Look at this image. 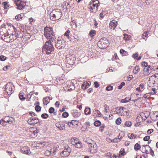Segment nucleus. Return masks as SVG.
Returning <instances> with one entry per match:
<instances>
[{
    "mask_svg": "<svg viewBox=\"0 0 158 158\" xmlns=\"http://www.w3.org/2000/svg\"><path fill=\"white\" fill-rule=\"evenodd\" d=\"M50 153V151L47 150L45 151V154L47 156H51V153Z\"/></svg>",
    "mask_w": 158,
    "mask_h": 158,
    "instance_id": "obj_54",
    "label": "nucleus"
},
{
    "mask_svg": "<svg viewBox=\"0 0 158 158\" xmlns=\"http://www.w3.org/2000/svg\"><path fill=\"white\" fill-rule=\"evenodd\" d=\"M125 85V83L124 82H122L120 85L118 86V89H121Z\"/></svg>",
    "mask_w": 158,
    "mask_h": 158,
    "instance_id": "obj_52",
    "label": "nucleus"
},
{
    "mask_svg": "<svg viewBox=\"0 0 158 158\" xmlns=\"http://www.w3.org/2000/svg\"><path fill=\"white\" fill-rule=\"evenodd\" d=\"M67 87L70 88L71 90H73L75 89V86L73 83L71 81H69L66 82Z\"/></svg>",
    "mask_w": 158,
    "mask_h": 158,
    "instance_id": "obj_19",
    "label": "nucleus"
},
{
    "mask_svg": "<svg viewBox=\"0 0 158 158\" xmlns=\"http://www.w3.org/2000/svg\"><path fill=\"white\" fill-rule=\"evenodd\" d=\"M139 70V67L138 65H136L134 67L133 73L134 74H137Z\"/></svg>",
    "mask_w": 158,
    "mask_h": 158,
    "instance_id": "obj_30",
    "label": "nucleus"
},
{
    "mask_svg": "<svg viewBox=\"0 0 158 158\" xmlns=\"http://www.w3.org/2000/svg\"><path fill=\"white\" fill-rule=\"evenodd\" d=\"M69 38V39L70 41L75 42H77L79 39V37L77 36H76L75 37H70Z\"/></svg>",
    "mask_w": 158,
    "mask_h": 158,
    "instance_id": "obj_23",
    "label": "nucleus"
},
{
    "mask_svg": "<svg viewBox=\"0 0 158 158\" xmlns=\"http://www.w3.org/2000/svg\"><path fill=\"white\" fill-rule=\"evenodd\" d=\"M94 86L95 88H98L99 86V84L98 81L94 82Z\"/></svg>",
    "mask_w": 158,
    "mask_h": 158,
    "instance_id": "obj_64",
    "label": "nucleus"
},
{
    "mask_svg": "<svg viewBox=\"0 0 158 158\" xmlns=\"http://www.w3.org/2000/svg\"><path fill=\"white\" fill-rule=\"evenodd\" d=\"M101 122L99 120L95 121L94 123V125L96 127L99 126L101 125Z\"/></svg>",
    "mask_w": 158,
    "mask_h": 158,
    "instance_id": "obj_39",
    "label": "nucleus"
},
{
    "mask_svg": "<svg viewBox=\"0 0 158 158\" xmlns=\"http://www.w3.org/2000/svg\"><path fill=\"white\" fill-rule=\"evenodd\" d=\"M108 43V41L107 39L106 38H103L98 42L97 45L100 48L104 49L107 47Z\"/></svg>",
    "mask_w": 158,
    "mask_h": 158,
    "instance_id": "obj_6",
    "label": "nucleus"
},
{
    "mask_svg": "<svg viewBox=\"0 0 158 158\" xmlns=\"http://www.w3.org/2000/svg\"><path fill=\"white\" fill-rule=\"evenodd\" d=\"M56 149L54 148L51 149L50 150L51 156H53L56 154Z\"/></svg>",
    "mask_w": 158,
    "mask_h": 158,
    "instance_id": "obj_35",
    "label": "nucleus"
},
{
    "mask_svg": "<svg viewBox=\"0 0 158 158\" xmlns=\"http://www.w3.org/2000/svg\"><path fill=\"white\" fill-rule=\"evenodd\" d=\"M19 97L20 99L22 100H24L25 99V98L23 96V94L21 92L19 93Z\"/></svg>",
    "mask_w": 158,
    "mask_h": 158,
    "instance_id": "obj_43",
    "label": "nucleus"
},
{
    "mask_svg": "<svg viewBox=\"0 0 158 158\" xmlns=\"http://www.w3.org/2000/svg\"><path fill=\"white\" fill-rule=\"evenodd\" d=\"M138 52L135 53V54H133L132 55V57L134 59H135L138 57Z\"/></svg>",
    "mask_w": 158,
    "mask_h": 158,
    "instance_id": "obj_63",
    "label": "nucleus"
},
{
    "mask_svg": "<svg viewBox=\"0 0 158 158\" xmlns=\"http://www.w3.org/2000/svg\"><path fill=\"white\" fill-rule=\"evenodd\" d=\"M120 53L122 54L123 56H126L128 55V52L125 51L123 49H121L120 50Z\"/></svg>",
    "mask_w": 158,
    "mask_h": 158,
    "instance_id": "obj_33",
    "label": "nucleus"
},
{
    "mask_svg": "<svg viewBox=\"0 0 158 158\" xmlns=\"http://www.w3.org/2000/svg\"><path fill=\"white\" fill-rule=\"evenodd\" d=\"M62 115L63 117L66 118L69 116V114L67 112H65L62 114Z\"/></svg>",
    "mask_w": 158,
    "mask_h": 158,
    "instance_id": "obj_55",
    "label": "nucleus"
},
{
    "mask_svg": "<svg viewBox=\"0 0 158 158\" xmlns=\"http://www.w3.org/2000/svg\"><path fill=\"white\" fill-rule=\"evenodd\" d=\"M117 24V22L114 20H113L110 22L109 25V28L111 29L114 30Z\"/></svg>",
    "mask_w": 158,
    "mask_h": 158,
    "instance_id": "obj_15",
    "label": "nucleus"
},
{
    "mask_svg": "<svg viewBox=\"0 0 158 158\" xmlns=\"http://www.w3.org/2000/svg\"><path fill=\"white\" fill-rule=\"evenodd\" d=\"M22 18L21 15L20 14H19L18 15H17L15 17V19L17 20H19L21 19Z\"/></svg>",
    "mask_w": 158,
    "mask_h": 158,
    "instance_id": "obj_57",
    "label": "nucleus"
},
{
    "mask_svg": "<svg viewBox=\"0 0 158 158\" xmlns=\"http://www.w3.org/2000/svg\"><path fill=\"white\" fill-rule=\"evenodd\" d=\"M113 89V86L111 85H108L106 87V90L108 91L112 90Z\"/></svg>",
    "mask_w": 158,
    "mask_h": 158,
    "instance_id": "obj_53",
    "label": "nucleus"
},
{
    "mask_svg": "<svg viewBox=\"0 0 158 158\" xmlns=\"http://www.w3.org/2000/svg\"><path fill=\"white\" fill-rule=\"evenodd\" d=\"M22 152L26 154L29 155L30 154V150H28L26 147H24L21 149Z\"/></svg>",
    "mask_w": 158,
    "mask_h": 158,
    "instance_id": "obj_22",
    "label": "nucleus"
},
{
    "mask_svg": "<svg viewBox=\"0 0 158 158\" xmlns=\"http://www.w3.org/2000/svg\"><path fill=\"white\" fill-rule=\"evenodd\" d=\"M35 110L37 112H40L41 109V107L38 105H36L35 107Z\"/></svg>",
    "mask_w": 158,
    "mask_h": 158,
    "instance_id": "obj_46",
    "label": "nucleus"
},
{
    "mask_svg": "<svg viewBox=\"0 0 158 158\" xmlns=\"http://www.w3.org/2000/svg\"><path fill=\"white\" fill-rule=\"evenodd\" d=\"M96 34V31L95 30H92L90 31L89 35L91 37L94 36Z\"/></svg>",
    "mask_w": 158,
    "mask_h": 158,
    "instance_id": "obj_40",
    "label": "nucleus"
},
{
    "mask_svg": "<svg viewBox=\"0 0 158 158\" xmlns=\"http://www.w3.org/2000/svg\"><path fill=\"white\" fill-rule=\"evenodd\" d=\"M18 35V37L23 38V40H27L31 37V33L25 32L24 31H20V32Z\"/></svg>",
    "mask_w": 158,
    "mask_h": 158,
    "instance_id": "obj_9",
    "label": "nucleus"
},
{
    "mask_svg": "<svg viewBox=\"0 0 158 158\" xmlns=\"http://www.w3.org/2000/svg\"><path fill=\"white\" fill-rule=\"evenodd\" d=\"M148 85L150 87H153L158 84V73H156L150 78Z\"/></svg>",
    "mask_w": 158,
    "mask_h": 158,
    "instance_id": "obj_4",
    "label": "nucleus"
},
{
    "mask_svg": "<svg viewBox=\"0 0 158 158\" xmlns=\"http://www.w3.org/2000/svg\"><path fill=\"white\" fill-rule=\"evenodd\" d=\"M120 153L121 155L124 156L125 155V151L123 148H121L120 151Z\"/></svg>",
    "mask_w": 158,
    "mask_h": 158,
    "instance_id": "obj_51",
    "label": "nucleus"
},
{
    "mask_svg": "<svg viewBox=\"0 0 158 158\" xmlns=\"http://www.w3.org/2000/svg\"><path fill=\"white\" fill-rule=\"evenodd\" d=\"M128 137L130 139H135L136 136V135H134L133 133H129L128 135Z\"/></svg>",
    "mask_w": 158,
    "mask_h": 158,
    "instance_id": "obj_37",
    "label": "nucleus"
},
{
    "mask_svg": "<svg viewBox=\"0 0 158 158\" xmlns=\"http://www.w3.org/2000/svg\"><path fill=\"white\" fill-rule=\"evenodd\" d=\"M55 46L56 48L59 49H61L62 46V42L61 40L58 39L55 43Z\"/></svg>",
    "mask_w": 158,
    "mask_h": 158,
    "instance_id": "obj_17",
    "label": "nucleus"
},
{
    "mask_svg": "<svg viewBox=\"0 0 158 158\" xmlns=\"http://www.w3.org/2000/svg\"><path fill=\"white\" fill-rule=\"evenodd\" d=\"M78 122L77 120H73L71 122H68V125L70 127H73V126L77 125Z\"/></svg>",
    "mask_w": 158,
    "mask_h": 158,
    "instance_id": "obj_20",
    "label": "nucleus"
},
{
    "mask_svg": "<svg viewBox=\"0 0 158 158\" xmlns=\"http://www.w3.org/2000/svg\"><path fill=\"white\" fill-rule=\"evenodd\" d=\"M62 16V12L59 9L53 10L50 14V18L52 21L59 20L61 18Z\"/></svg>",
    "mask_w": 158,
    "mask_h": 158,
    "instance_id": "obj_2",
    "label": "nucleus"
},
{
    "mask_svg": "<svg viewBox=\"0 0 158 158\" xmlns=\"http://www.w3.org/2000/svg\"><path fill=\"white\" fill-rule=\"evenodd\" d=\"M131 98H129V97H126L124 99H123L121 100V102L122 103H126L129 102L130 100H131Z\"/></svg>",
    "mask_w": 158,
    "mask_h": 158,
    "instance_id": "obj_34",
    "label": "nucleus"
},
{
    "mask_svg": "<svg viewBox=\"0 0 158 158\" xmlns=\"http://www.w3.org/2000/svg\"><path fill=\"white\" fill-rule=\"evenodd\" d=\"M6 57L3 55L0 56V60L1 61H4L6 59Z\"/></svg>",
    "mask_w": 158,
    "mask_h": 158,
    "instance_id": "obj_58",
    "label": "nucleus"
},
{
    "mask_svg": "<svg viewBox=\"0 0 158 158\" xmlns=\"http://www.w3.org/2000/svg\"><path fill=\"white\" fill-rule=\"evenodd\" d=\"M150 148H151L148 145H143V147H142V152L143 153H145L146 154L149 153L148 150Z\"/></svg>",
    "mask_w": 158,
    "mask_h": 158,
    "instance_id": "obj_18",
    "label": "nucleus"
},
{
    "mask_svg": "<svg viewBox=\"0 0 158 158\" xmlns=\"http://www.w3.org/2000/svg\"><path fill=\"white\" fill-rule=\"evenodd\" d=\"M150 138L149 136H146L143 138V140L145 141H148Z\"/></svg>",
    "mask_w": 158,
    "mask_h": 158,
    "instance_id": "obj_60",
    "label": "nucleus"
},
{
    "mask_svg": "<svg viewBox=\"0 0 158 158\" xmlns=\"http://www.w3.org/2000/svg\"><path fill=\"white\" fill-rule=\"evenodd\" d=\"M151 67L150 65H149L146 68H145L143 69V74L145 76H147L149 75L151 72Z\"/></svg>",
    "mask_w": 158,
    "mask_h": 158,
    "instance_id": "obj_14",
    "label": "nucleus"
},
{
    "mask_svg": "<svg viewBox=\"0 0 158 158\" xmlns=\"http://www.w3.org/2000/svg\"><path fill=\"white\" fill-rule=\"evenodd\" d=\"M124 35L123 39L125 41H127L130 39L131 36L129 35L126 34H124Z\"/></svg>",
    "mask_w": 158,
    "mask_h": 158,
    "instance_id": "obj_36",
    "label": "nucleus"
},
{
    "mask_svg": "<svg viewBox=\"0 0 158 158\" xmlns=\"http://www.w3.org/2000/svg\"><path fill=\"white\" fill-rule=\"evenodd\" d=\"M55 33L53 31L52 28L50 27H46L44 28V35L48 41L49 44H52L53 45L55 44L58 38L55 36Z\"/></svg>",
    "mask_w": 158,
    "mask_h": 158,
    "instance_id": "obj_1",
    "label": "nucleus"
},
{
    "mask_svg": "<svg viewBox=\"0 0 158 158\" xmlns=\"http://www.w3.org/2000/svg\"><path fill=\"white\" fill-rule=\"evenodd\" d=\"M11 37L9 35H4V36L1 37L2 39L4 41L7 43L12 42L14 40V39L11 38Z\"/></svg>",
    "mask_w": 158,
    "mask_h": 158,
    "instance_id": "obj_13",
    "label": "nucleus"
},
{
    "mask_svg": "<svg viewBox=\"0 0 158 158\" xmlns=\"http://www.w3.org/2000/svg\"><path fill=\"white\" fill-rule=\"evenodd\" d=\"M84 112L85 114L86 115L90 114L91 113L90 108L88 107H86L85 110Z\"/></svg>",
    "mask_w": 158,
    "mask_h": 158,
    "instance_id": "obj_26",
    "label": "nucleus"
},
{
    "mask_svg": "<svg viewBox=\"0 0 158 158\" xmlns=\"http://www.w3.org/2000/svg\"><path fill=\"white\" fill-rule=\"evenodd\" d=\"M71 143L72 145H75L76 143L78 142V139L75 138H73L71 139Z\"/></svg>",
    "mask_w": 158,
    "mask_h": 158,
    "instance_id": "obj_31",
    "label": "nucleus"
},
{
    "mask_svg": "<svg viewBox=\"0 0 158 158\" xmlns=\"http://www.w3.org/2000/svg\"><path fill=\"white\" fill-rule=\"evenodd\" d=\"M70 31L69 30H68L64 34V36H66L69 39V33H70Z\"/></svg>",
    "mask_w": 158,
    "mask_h": 158,
    "instance_id": "obj_47",
    "label": "nucleus"
},
{
    "mask_svg": "<svg viewBox=\"0 0 158 158\" xmlns=\"http://www.w3.org/2000/svg\"><path fill=\"white\" fill-rule=\"evenodd\" d=\"M55 109L53 107H50L48 111L50 113H52L54 111Z\"/></svg>",
    "mask_w": 158,
    "mask_h": 158,
    "instance_id": "obj_56",
    "label": "nucleus"
},
{
    "mask_svg": "<svg viewBox=\"0 0 158 158\" xmlns=\"http://www.w3.org/2000/svg\"><path fill=\"white\" fill-rule=\"evenodd\" d=\"M69 155V152L66 151L64 150L60 153V155L63 157H65L68 156Z\"/></svg>",
    "mask_w": 158,
    "mask_h": 158,
    "instance_id": "obj_25",
    "label": "nucleus"
},
{
    "mask_svg": "<svg viewBox=\"0 0 158 158\" xmlns=\"http://www.w3.org/2000/svg\"><path fill=\"white\" fill-rule=\"evenodd\" d=\"M56 81L57 84L59 85H61L65 82V80L63 79L62 77H59L56 78Z\"/></svg>",
    "mask_w": 158,
    "mask_h": 158,
    "instance_id": "obj_21",
    "label": "nucleus"
},
{
    "mask_svg": "<svg viewBox=\"0 0 158 158\" xmlns=\"http://www.w3.org/2000/svg\"><path fill=\"white\" fill-rule=\"evenodd\" d=\"M141 66L143 67L146 68L148 66L147 62L144 61L141 62Z\"/></svg>",
    "mask_w": 158,
    "mask_h": 158,
    "instance_id": "obj_41",
    "label": "nucleus"
},
{
    "mask_svg": "<svg viewBox=\"0 0 158 158\" xmlns=\"http://www.w3.org/2000/svg\"><path fill=\"white\" fill-rule=\"evenodd\" d=\"M125 124L126 127H130L131 126L132 123L131 121H128L125 122Z\"/></svg>",
    "mask_w": 158,
    "mask_h": 158,
    "instance_id": "obj_42",
    "label": "nucleus"
},
{
    "mask_svg": "<svg viewBox=\"0 0 158 158\" xmlns=\"http://www.w3.org/2000/svg\"><path fill=\"white\" fill-rule=\"evenodd\" d=\"M76 59L74 55H72L69 57H67L65 59V61L66 62V66L72 68L73 66H74V62Z\"/></svg>",
    "mask_w": 158,
    "mask_h": 158,
    "instance_id": "obj_5",
    "label": "nucleus"
},
{
    "mask_svg": "<svg viewBox=\"0 0 158 158\" xmlns=\"http://www.w3.org/2000/svg\"><path fill=\"white\" fill-rule=\"evenodd\" d=\"M14 85L11 82L7 83L6 85L5 90L6 92L8 95H10L13 93V87Z\"/></svg>",
    "mask_w": 158,
    "mask_h": 158,
    "instance_id": "obj_10",
    "label": "nucleus"
},
{
    "mask_svg": "<svg viewBox=\"0 0 158 158\" xmlns=\"http://www.w3.org/2000/svg\"><path fill=\"white\" fill-rule=\"evenodd\" d=\"M54 49L53 44L46 42L43 48L42 52L44 54L49 55L53 52Z\"/></svg>",
    "mask_w": 158,
    "mask_h": 158,
    "instance_id": "obj_3",
    "label": "nucleus"
},
{
    "mask_svg": "<svg viewBox=\"0 0 158 158\" xmlns=\"http://www.w3.org/2000/svg\"><path fill=\"white\" fill-rule=\"evenodd\" d=\"M117 111L116 113L119 115L124 116H128L129 114V111L126 108L123 107H117L116 108Z\"/></svg>",
    "mask_w": 158,
    "mask_h": 158,
    "instance_id": "obj_7",
    "label": "nucleus"
},
{
    "mask_svg": "<svg viewBox=\"0 0 158 158\" xmlns=\"http://www.w3.org/2000/svg\"><path fill=\"white\" fill-rule=\"evenodd\" d=\"M104 107H105V109H104V112L106 113L108 112V111L109 110V106H108L107 105L105 104L104 105Z\"/></svg>",
    "mask_w": 158,
    "mask_h": 158,
    "instance_id": "obj_44",
    "label": "nucleus"
},
{
    "mask_svg": "<svg viewBox=\"0 0 158 158\" xmlns=\"http://www.w3.org/2000/svg\"><path fill=\"white\" fill-rule=\"evenodd\" d=\"M92 115L94 117H100L101 116L102 114L97 109H95L93 110Z\"/></svg>",
    "mask_w": 158,
    "mask_h": 158,
    "instance_id": "obj_16",
    "label": "nucleus"
},
{
    "mask_svg": "<svg viewBox=\"0 0 158 158\" xmlns=\"http://www.w3.org/2000/svg\"><path fill=\"white\" fill-rule=\"evenodd\" d=\"M88 146L91 153H94L97 151V146L96 143H90Z\"/></svg>",
    "mask_w": 158,
    "mask_h": 158,
    "instance_id": "obj_12",
    "label": "nucleus"
},
{
    "mask_svg": "<svg viewBox=\"0 0 158 158\" xmlns=\"http://www.w3.org/2000/svg\"><path fill=\"white\" fill-rule=\"evenodd\" d=\"M148 32L145 31L142 35V37L143 39H145V38L148 36Z\"/></svg>",
    "mask_w": 158,
    "mask_h": 158,
    "instance_id": "obj_45",
    "label": "nucleus"
},
{
    "mask_svg": "<svg viewBox=\"0 0 158 158\" xmlns=\"http://www.w3.org/2000/svg\"><path fill=\"white\" fill-rule=\"evenodd\" d=\"M64 150H65L66 151L69 152V154L71 152V149L68 146L66 147Z\"/></svg>",
    "mask_w": 158,
    "mask_h": 158,
    "instance_id": "obj_50",
    "label": "nucleus"
},
{
    "mask_svg": "<svg viewBox=\"0 0 158 158\" xmlns=\"http://www.w3.org/2000/svg\"><path fill=\"white\" fill-rule=\"evenodd\" d=\"M56 127L60 130H64L65 128L64 125L62 123H59L58 126Z\"/></svg>",
    "mask_w": 158,
    "mask_h": 158,
    "instance_id": "obj_27",
    "label": "nucleus"
},
{
    "mask_svg": "<svg viewBox=\"0 0 158 158\" xmlns=\"http://www.w3.org/2000/svg\"><path fill=\"white\" fill-rule=\"evenodd\" d=\"M133 78V77L132 75H129L127 77V80L129 81H131Z\"/></svg>",
    "mask_w": 158,
    "mask_h": 158,
    "instance_id": "obj_62",
    "label": "nucleus"
},
{
    "mask_svg": "<svg viewBox=\"0 0 158 158\" xmlns=\"http://www.w3.org/2000/svg\"><path fill=\"white\" fill-rule=\"evenodd\" d=\"M75 147L77 148H81L82 144L81 142L79 141L78 142H77L75 143Z\"/></svg>",
    "mask_w": 158,
    "mask_h": 158,
    "instance_id": "obj_32",
    "label": "nucleus"
},
{
    "mask_svg": "<svg viewBox=\"0 0 158 158\" xmlns=\"http://www.w3.org/2000/svg\"><path fill=\"white\" fill-rule=\"evenodd\" d=\"M43 101L44 104V105H46L47 104H48L50 102V100H49L48 98V97H45V98H44L43 99Z\"/></svg>",
    "mask_w": 158,
    "mask_h": 158,
    "instance_id": "obj_28",
    "label": "nucleus"
},
{
    "mask_svg": "<svg viewBox=\"0 0 158 158\" xmlns=\"http://www.w3.org/2000/svg\"><path fill=\"white\" fill-rule=\"evenodd\" d=\"M105 127L104 124H102V126L99 128V131L101 132H102L103 131L104 128Z\"/></svg>",
    "mask_w": 158,
    "mask_h": 158,
    "instance_id": "obj_59",
    "label": "nucleus"
},
{
    "mask_svg": "<svg viewBox=\"0 0 158 158\" xmlns=\"http://www.w3.org/2000/svg\"><path fill=\"white\" fill-rule=\"evenodd\" d=\"M155 93V92L153 93L152 92H150L145 94L143 95V97L145 98H148L150 97L152 94H153Z\"/></svg>",
    "mask_w": 158,
    "mask_h": 158,
    "instance_id": "obj_29",
    "label": "nucleus"
},
{
    "mask_svg": "<svg viewBox=\"0 0 158 158\" xmlns=\"http://www.w3.org/2000/svg\"><path fill=\"white\" fill-rule=\"evenodd\" d=\"M153 131V130L152 129H148L147 132V134L149 135L152 133Z\"/></svg>",
    "mask_w": 158,
    "mask_h": 158,
    "instance_id": "obj_61",
    "label": "nucleus"
},
{
    "mask_svg": "<svg viewBox=\"0 0 158 158\" xmlns=\"http://www.w3.org/2000/svg\"><path fill=\"white\" fill-rule=\"evenodd\" d=\"M116 123L118 125H119L121 123V118H118L116 120Z\"/></svg>",
    "mask_w": 158,
    "mask_h": 158,
    "instance_id": "obj_48",
    "label": "nucleus"
},
{
    "mask_svg": "<svg viewBox=\"0 0 158 158\" xmlns=\"http://www.w3.org/2000/svg\"><path fill=\"white\" fill-rule=\"evenodd\" d=\"M41 117L43 118L46 119L48 117V115L46 113L43 114H41Z\"/></svg>",
    "mask_w": 158,
    "mask_h": 158,
    "instance_id": "obj_49",
    "label": "nucleus"
},
{
    "mask_svg": "<svg viewBox=\"0 0 158 158\" xmlns=\"http://www.w3.org/2000/svg\"><path fill=\"white\" fill-rule=\"evenodd\" d=\"M72 116L75 118H77L80 116V114L77 110H73L72 112Z\"/></svg>",
    "mask_w": 158,
    "mask_h": 158,
    "instance_id": "obj_24",
    "label": "nucleus"
},
{
    "mask_svg": "<svg viewBox=\"0 0 158 158\" xmlns=\"http://www.w3.org/2000/svg\"><path fill=\"white\" fill-rule=\"evenodd\" d=\"M140 148V145L138 143H136L134 146V149L135 151H137L139 150Z\"/></svg>",
    "mask_w": 158,
    "mask_h": 158,
    "instance_id": "obj_38",
    "label": "nucleus"
},
{
    "mask_svg": "<svg viewBox=\"0 0 158 158\" xmlns=\"http://www.w3.org/2000/svg\"><path fill=\"white\" fill-rule=\"evenodd\" d=\"M28 123L31 125H35L38 123H41L39 121V119L37 117L30 118L27 121Z\"/></svg>",
    "mask_w": 158,
    "mask_h": 158,
    "instance_id": "obj_11",
    "label": "nucleus"
},
{
    "mask_svg": "<svg viewBox=\"0 0 158 158\" xmlns=\"http://www.w3.org/2000/svg\"><path fill=\"white\" fill-rule=\"evenodd\" d=\"M16 6L17 9L21 10L24 8L26 5V2L22 0H13Z\"/></svg>",
    "mask_w": 158,
    "mask_h": 158,
    "instance_id": "obj_8",
    "label": "nucleus"
}]
</instances>
